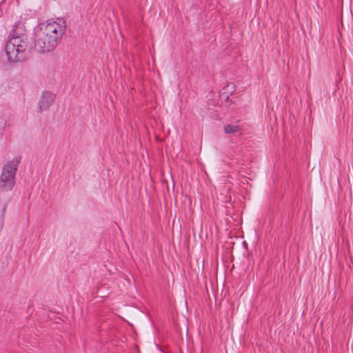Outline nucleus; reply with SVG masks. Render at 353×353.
Here are the masks:
<instances>
[{"instance_id": "4", "label": "nucleus", "mask_w": 353, "mask_h": 353, "mask_svg": "<svg viewBox=\"0 0 353 353\" xmlns=\"http://www.w3.org/2000/svg\"><path fill=\"white\" fill-rule=\"evenodd\" d=\"M55 96L50 92H43L39 102V109L40 111L46 110L52 104Z\"/></svg>"}, {"instance_id": "5", "label": "nucleus", "mask_w": 353, "mask_h": 353, "mask_svg": "<svg viewBox=\"0 0 353 353\" xmlns=\"http://www.w3.org/2000/svg\"><path fill=\"white\" fill-rule=\"evenodd\" d=\"M224 132L226 134H239L241 132L240 126L233 124L225 125L223 128Z\"/></svg>"}, {"instance_id": "3", "label": "nucleus", "mask_w": 353, "mask_h": 353, "mask_svg": "<svg viewBox=\"0 0 353 353\" xmlns=\"http://www.w3.org/2000/svg\"><path fill=\"white\" fill-rule=\"evenodd\" d=\"M17 163L10 161L3 168L0 175V192L10 191L14 185Z\"/></svg>"}, {"instance_id": "1", "label": "nucleus", "mask_w": 353, "mask_h": 353, "mask_svg": "<svg viewBox=\"0 0 353 353\" xmlns=\"http://www.w3.org/2000/svg\"><path fill=\"white\" fill-rule=\"evenodd\" d=\"M65 32L63 22L48 21L41 25L40 32L35 41V48L41 52L52 50Z\"/></svg>"}, {"instance_id": "2", "label": "nucleus", "mask_w": 353, "mask_h": 353, "mask_svg": "<svg viewBox=\"0 0 353 353\" xmlns=\"http://www.w3.org/2000/svg\"><path fill=\"white\" fill-rule=\"evenodd\" d=\"M27 42L20 37H13L7 42L6 52L8 59L15 62L25 59Z\"/></svg>"}]
</instances>
